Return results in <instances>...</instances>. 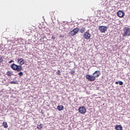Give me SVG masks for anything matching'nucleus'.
I'll use <instances>...</instances> for the list:
<instances>
[{
    "instance_id": "23",
    "label": "nucleus",
    "mask_w": 130,
    "mask_h": 130,
    "mask_svg": "<svg viewBox=\"0 0 130 130\" xmlns=\"http://www.w3.org/2000/svg\"><path fill=\"white\" fill-rule=\"evenodd\" d=\"M55 38H56L55 36H52V39H53V40H54V39H55Z\"/></svg>"
},
{
    "instance_id": "25",
    "label": "nucleus",
    "mask_w": 130,
    "mask_h": 130,
    "mask_svg": "<svg viewBox=\"0 0 130 130\" xmlns=\"http://www.w3.org/2000/svg\"><path fill=\"white\" fill-rule=\"evenodd\" d=\"M115 84H116V85H117V84H119V82H115Z\"/></svg>"
},
{
    "instance_id": "7",
    "label": "nucleus",
    "mask_w": 130,
    "mask_h": 130,
    "mask_svg": "<svg viewBox=\"0 0 130 130\" xmlns=\"http://www.w3.org/2000/svg\"><path fill=\"white\" fill-rule=\"evenodd\" d=\"M117 15L118 17H124V12H123V11L122 10H119L117 12Z\"/></svg>"
},
{
    "instance_id": "22",
    "label": "nucleus",
    "mask_w": 130,
    "mask_h": 130,
    "mask_svg": "<svg viewBox=\"0 0 130 130\" xmlns=\"http://www.w3.org/2000/svg\"><path fill=\"white\" fill-rule=\"evenodd\" d=\"M7 75L8 76H11V72H10V71L7 72Z\"/></svg>"
},
{
    "instance_id": "1",
    "label": "nucleus",
    "mask_w": 130,
    "mask_h": 130,
    "mask_svg": "<svg viewBox=\"0 0 130 130\" xmlns=\"http://www.w3.org/2000/svg\"><path fill=\"white\" fill-rule=\"evenodd\" d=\"M17 63H19L20 65H17L15 63H13L11 65V68L14 71H16V72H19L23 70L22 66H23V64H25V61L22 58H18Z\"/></svg>"
},
{
    "instance_id": "2",
    "label": "nucleus",
    "mask_w": 130,
    "mask_h": 130,
    "mask_svg": "<svg viewBox=\"0 0 130 130\" xmlns=\"http://www.w3.org/2000/svg\"><path fill=\"white\" fill-rule=\"evenodd\" d=\"M101 75V73L100 72V71L97 70L95 71L93 74L92 75H90L89 74H87L85 76L86 79L87 80H88L90 82H93V81H95L96 80V78H98L99 76Z\"/></svg>"
},
{
    "instance_id": "14",
    "label": "nucleus",
    "mask_w": 130,
    "mask_h": 130,
    "mask_svg": "<svg viewBox=\"0 0 130 130\" xmlns=\"http://www.w3.org/2000/svg\"><path fill=\"white\" fill-rule=\"evenodd\" d=\"M42 127V125H41V124L37 125V128H38V129H41Z\"/></svg>"
},
{
    "instance_id": "17",
    "label": "nucleus",
    "mask_w": 130,
    "mask_h": 130,
    "mask_svg": "<svg viewBox=\"0 0 130 130\" xmlns=\"http://www.w3.org/2000/svg\"><path fill=\"white\" fill-rule=\"evenodd\" d=\"M18 75H19L20 77H22V76L24 75V73L22 72H20L18 73Z\"/></svg>"
},
{
    "instance_id": "8",
    "label": "nucleus",
    "mask_w": 130,
    "mask_h": 130,
    "mask_svg": "<svg viewBox=\"0 0 130 130\" xmlns=\"http://www.w3.org/2000/svg\"><path fill=\"white\" fill-rule=\"evenodd\" d=\"M116 130H122V126L121 125H118L115 127Z\"/></svg>"
},
{
    "instance_id": "20",
    "label": "nucleus",
    "mask_w": 130,
    "mask_h": 130,
    "mask_svg": "<svg viewBox=\"0 0 130 130\" xmlns=\"http://www.w3.org/2000/svg\"><path fill=\"white\" fill-rule=\"evenodd\" d=\"M56 75H58L59 76H60V71L58 70L56 73Z\"/></svg>"
},
{
    "instance_id": "15",
    "label": "nucleus",
    "mask_w": 130,
    "mask_h": 130,
    "mask_svg": "<svg viewBox=\"0 0 130 130\" xmlns=\"http://www.w3.org/2000/svg\"><path fill=\"white\" fill-rule=\"evenodd\" d=\"M4 61V56H0V63L1 62H3Z\"/></svg>"
},
{
    "instance_id": "16",
    "label": "nucleus",
    "mask_w": 130,
    "mask_h": 130,
    "mask_svg": "<svg viewBox=\"0 0 130 130\" xmlns=\"http://www.w3.org/2000/svg\"><path fill=\"white\" fill-rule=\"evenodd\" d=\"M51 19H52V22L55 23V20H56L55 17H52Z\"/></svg>"
},
{
    "instance_id": "5",
    "label": "nucleus",
    "mask_w": 130,
    "mask_h": 130,
    "mask_svg": "<svg viewBox=\"0 0 130 130\" xmlns=\"http://www.w3.org/2000/svg\"><path fill=\"white\" fill-rule=\"evenodd\" d=\"M78 111L80 112V113H81V114H85V113H86L87 112V110L85 107L82 106L79 108Z\"/></svg>"
},
{
    "instance_id": "18",
    "label": "nucleus",
    "mask_w": 130,
    "mask_h": 130,
    "mask_svg": "<svg viewBox=\"0 0 130 130\" xmlns=\"http://www.w3.org/2000/svg\"><path fill=\"white\" fill-rule=\"evenodd\" d=\"M10 84H18V82L15 81H12L10 82Z\"/></svg>"
},
{
    "instance_id": "6",
    "label": "nucleus",
    "mask_w": 130,
    "mask_h": 130,
    "mask_svg": "<svg viewBox=\"0 0 130 130\" xmlns=\"http://www.w3.org/2000/svg\"><path fill=\"white\" fill-rule=\"evenodd\" d=\"M99 29L102 33H104V32H106V31L107 30V26H100L99 27Z\"/></svg>"
},
{
    "instance_id": "4",
    "label": "nucleus",
    "mask_w": 130,
    "mask_h": 130,
    "mask_svg": "<svg viewBox=\"0 0 130 130\" xmlns=\"http://www.w3.org/2000/svg\"><path fill=\"white\" fill-rule=\"evenodd\" d=\"M91 35L89 32V31L87 30L86 32H84L83 34V37L84 39H90L91 38Z\"/></svg>"
},
{
    "instance_id": "3",
    "label": "nucleus",
    "mask_w": 130,
    "mask_h": 130,
    "mask_svg": "<svg viewBox=\"0 0 130 130\" xmlns=\"http://www.w3.org/2000/svg\"><path fill=\"white\" fill-rule=\"evenodd\" d=\"M123 37H129L130 36V27H125L123 28Z\"/></svg>"
},
{
    "instance_id": "11",
    "label": "nucleus",
    "mask_w": 130,
    "mask_h": 130,
    "mask_svg": "<svg viewBox=\"0 0 130 130\" xmlns=\"http://www.w3.org/2000/svg\"><path fill=\"white\" fill-rule=\"evenodd\" d=\"M69 35H70V36H74V35H76V34L75 33V31H74V30H71L69 32Z\"/></svg>"
},
{
    "instance_id": "13",
    "label": "nucleus",
    "mask_w": 130,
    "mask_h": 130,
    "mask_svg": "<svg viewBox=\"0 0 130 130\" xmlns=\"http://www.w3.org/2000/svg\"><path fill=\"white\" fill-rule=\"evenodd\" d=\"M3 125L4 127H8V123L7 122H3Z\"/></svg>"
},
{
    "instance_id": "21",
    "label": "nucleus",
    "mask_w": 130,
    "mask_h": 130,
    "mask_svg": "<svg viewBox=\"0 0 130 130\" xmlns=\"http://www.w3.org/2000/svg\"><path fill=\"white\" fill-rule=\"evenodd\" d=\"M119 85H120V86H122V85H123V82L122 81H119Z\"/></svg>"
},
{
    "instance_id": "26",
    "label": "nucleus",
    "mask_w": 130,
    "mask_h": 130,
    "mask_svg": "<svg viewBox=\"0 0 130 130\" xmlns=\"http://www.w3.org/2000/svg\"><path fill=\"white\" fill-rule=\"evenodd\" d=\"M111 19H112V20H115V18H113V17H112Z\"/></svg>"
},
{
    "instance_id": "19",
    "label": "nucleus",
    "mask_w": 130,
    "mask_h": 130,
    "mask_svg": "<svg viewBox=\"0 0 130 130\" xmlns=\"http://www.w3.org/2000/svg\"><path fill=\"white\" fill-rule=\"evenodd\" d=\"M70 73H71V75H72V76H75V71H71L70 72Z\"/></svg>"
},
{
    "instance_id": "10",
    "label": "nucleus",
    "mask_w": 130,
    "mask_h": 130,
    "mask_svg": "<svg viewBox=\"0 0 130 130\" xmlns=\"http://www.w3.org/2000/svg\"><path fill=\"white\" fill-rule=\"evenodd\" d=\"M85 31H86V28L82 27L81 28H79V32L80 33H84V32H85Z\"/></svg>"
},
{
    "instance_id": "9",
    "label": "nucleus",
    "mask_w": 130,
    "mask_h": 130,
    "mask_svg": "<svg viewBox=\"0 0 130 130\" xmlns=\"http://www.w3.org/2000/svg\"><path fill=\"white\" fill-rule=\"evenodd\" d=\"M57 109L59 110V111H61V110H63V106L59 105L57 107Z\"/></svg>"
},
{
    "instance_id": "12",
    "label": "nucleus",
    "mask_w": 130,
    "mask_h": 130,
    "mask_svg": "<svg viewBox=\"0 0 130 130\" xmlns=\"http://www.w3.org/2000/svg\"><path fill=\"white\" fill-rule=\"evenodd\" d=\"M73 31H74V32L75 34H77V33H78V32H79V28L78 27L74 28L73 29Z\"/></svg>"
},
{
    "instance_id": "24",
    "label": "nucleus",
    "mask_w": 130,
    "mask_h": 130,
    "mask_svg": "<svg viewBox=\"0 0 130 130\" xmlns=\"http://www.w3.org/2000/svg\"><path fill=\"white\" fill-rule=\"evenodd\" d=\"M12 62H14V60H10L8 63H12Z\"/></svg>"
}]
</instances>
